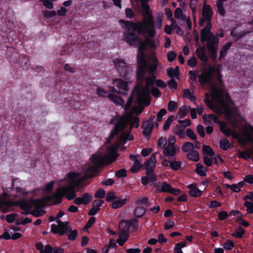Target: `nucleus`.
Masks as SVG:
<instances>
[{
	"instance_id": "obj_1",
	"label": "nucleus",
	"mask_w": 253,
	"mask_h": 253,
	"mask_svg": "<svg viewBox=\"0 0 253 253\" xmlns=\"http://www.w3.org/2000/svg\"><path fill=\"white\" fill-rule=\"evenodd\" d=\"M68 177L70 180L69 185L58 188L53 195L46 196L43 199L18 201L15 203V205L20 207L23 211H30L33 208H35L31 212V214L35 217L43 215L45 211L39 209L45 206L44 201L50 202L55 199L54 204H60L62 202V197L64 196H66L68 200H72L76 196V188H81L89 184V182L85 183L82 177H79V173L70 172L68 173Z\"/></svg>"
},
{
	"instance_id": "obj_2",
	"label": "nucleus",
	"mask_w": 253,
	"mask_h": 253,
	"mask_svg": "<svg viewBox=\"0 0 253 253\" xmlns=\"http://www.w3.org/2000/svg\"><path fill=\"white\" fill-rule=\"evenodd\" d=\"M133 139L132 135L129 133H122L117 140L113 145L108 148L107 153L103 156H101L100 153H96L91 158L92 166H89L85 171L84 175L82 178L85 182H90L88 179L94 176L98 169L101 168L104 164H110L115 161L118 154L116 150L123 142L125 143L126 140H131Z\"/></svg>"
},
{
	"instance_id": "obj_3",
	"label": "nucleus",
	"mask_w": 253,
	"mask_h": 253,
	"mask_svg": "<svg viewBox=\"0 0 253 253\" xmlns=\"http://www.w3.org/2000/svg\"><path fill=\"white\" fill-rule=\"evenodd\" d=\"M149 59L152 61V64H150L148 68L147 69L146 75L143 77L142 81L137 78L140 82H143L144 79L146 81L145 86L138 91L137 99L139 102H144L149 98L150 96L149 87L153 86L156 82V77L154 73L158 66V59L155 53H152L149 55Z\"/></svg>"
},
{
	"instance_id": "obj_4",
	"label": "nucleus",
	"mask_w": 253,
	"mask_h": 253,
	"mask_svg": "<svg viewBox=\"0 0 253 253\" xmlns=\"http://www.w3.org/2000/svg\"><path fill=\"white\" fill-rule=\"evenodd\" d=\"M120 23H124V29L127 32L124 33L123 40L130 46H135L140 42L139 35L143 32H147L149 28L141 22L134 23L131 21L120 20Z\"/></svg>"
},
{
	"instance_id": "obj_5",
	"label": "nucleus",
	"mask_w": 253,
	"mask_h": 253,
	"mask_svg": "<svg viewBox=\"0 0 253 253\" xmlns=\"http://www.w3.org/2000/svg\"><path fill=\"white\" fill-rule=\"evenodd\" d=\"M128 124H130V129L132 127L137 128L139 126V119L133 117L131 113H128L122 116L116 124L114 128L112 130L109 138L107 140V143H110L112 138L119 132L123 130Z\"/></svg>"
},
{
	"instance_id": "obj_6",
	"label": "nucleus",
	"mask_w": 253,
	"mask_h": 253,
	"mask_svg": "<svg viewBox=\"0 0 253 253\" xmlns=\"http://www.w3.org/2000/svg\"><path fill=\"white\" fill-rule=\"evenodd\" d=\"M201 40L202 43L207 42V47L208 50L218 49L219 39L217 36L214 35L210 30H201Z\"/></svg>"
},
{
	"instance_id": "obj_7",
	"label": "nucleus",
	"mask_w": 253,
	"mask_h": 253,
	"mask_svg": "<svg viewBox=\"0 0 253 253\" xmlns=\"http://www.w3.org/2000/svg\"><path fill=\"white\" fill-rule=\"evenodd\" d=\"M142 7L143 12V19L141 23H144L145 26L150 29L148 30L149 37L153 38L155 35V30L154 28L153 17L150 12V7L146 3H142Z\"/></svg>"
},
{
	"instance_id": "obj_8",
	"label": "nucleus",
	"mask_w": 253,
	"mask_h": 253,
	"mask_svg": "<svg viewBox=\"0 0 253 253\" xmlns=\"http://www.w3.org/2000/svg\"><path fill=\"white\" fill-rule=\"evenodd\" d=\"M212 13L211 6L205 4L202 8V17L199 20V24L201 26H204L205 24H206L205 27L202 29L211 30V20L212 17Z\"/></svg>"
},
{
	"instance_id": "obj_9",
	"label": "nucleus",
	"mask_w": 253,
	"mask_h": 253,
	"mask_svg": "<svg viewBox=\"0 0 253 253\" xmlns=\"http://www.w3.org/2000/svg\"><path fill=\"white\" fill-rule=\"evenodd\" d=\"M137 78L142 80L143 77L147 74V69L150 64H148L146 59L144 52L139 51L137 55Z\"/></svg>"
},
{
	"instance_id": "obj_10",
	"label": "nucleus",
	"mask_w": 253,
	"mask_h": 253,
	"mask_svg": "<svg viewBox=\"0 0 253 253\" xmlns=\"http://www.w3.org/2000/svg\"><path fill=\"white\" fill-rule=\"evenodd\" d=\"M217 80L220 83V85L217 86L213 82L210 84L211 88V94L214 99L221 98L224 94L223 82L222 80V75L221 74H217Z\"/></svg>"
},
{
	"instance_id": "obj_11",
	"label": "nucleus",
	"mask_w": 253,
	"mask_h": 253,
	"mask_svg": "<svg viewBox=\"0 0 253 253\" xmlns=\"http://www.w3.org/2000/svg\"><path fill=\"white\" fill-rule=\"evenodd\" d=\"M215 67L214 66H209L207 69H202L201 73L198 75V81L200 84L204 85L208 83L211 84L212 74L214 72Z\"/></svg>"
},
{
	"instance_id": "obj_12",
	"label": "nucleus",
	"mask_w": 253,
	"mask_h": 253,
	"mask_svg": "<svg viewBox=\"0 0 253 253\" xmlns=\"http://www.w3.org/2000/svg\"><path fill=\"white\" fill-rule=\"evenodd\" d=\"M114 65L122 77L126 78L129 71V67L124 60L117 59L114 61Z\"/></svg>"
},
{
	"instance_id": "obj_13",
	"label": "nucleus",
	"mask_w": 253,
	"mask_h": 253,
	"mask_svg": "<svg viewBox=\"0 0 253 253\" xmlns=\"http://www.w3.org/2000/svg\"><path fill=\"white\" fill-rule=\"evenodd\" d=\"M92 200V196L89 193H84L81 197L76 198L74 203L76 205H80L81 204L87 205Z\"/></svg>"
},
{
	"instance_id": "obj_14",
	"label": "nucleus",
	"mask_w": 253,
	"mask_h": 253,
	"mask_svg": "<svg viewBox=\"0 0 253 253\" xmlns=\"http://www.w3.org/2000/svg\"><path fill=\"white\" fill-rule=\"evenodd\" d=\"M153 126V124H151L146 121L143 123L142 125V128L143 129L142 132L145 136L150 137L152 132Z\"/></svg>"
},
{
	"instance_id": "obj_15",
	"label": "nucleus",
	"mask_w": 253,
	"mask_h": 253,
	"mask_svg": "<svg viewBox=\"0 0 253 253\" xmlns=\"http://www.w3.org/2000/svg\"><path fill=\"white\" fill-rule=\"evenodd\" d=\"M177 151H178L179 149H176L175 146L167 145V147L164 148L163 152L165 156L170 158L175 156Z\"/></svg>"
},
{
	"instance_id": "obj_16",
	"label": "nucleus",
	"mask_w": 253,
	"mask_h": 253,
	"mask_svg": "<svg viewBox=\"0 0 253 253\" xmlns=\"http://www.w3.org/2000/svg\"><path fill=\"white\" fill-rule=\"evenodd\" d=\"M253 140L248 131L245 132L240 135L239 137V143L240 144L245 145L249 142H253Z\"/></svg>"
},
{
	"instance_id": "obj_17",
	"label": "nucleus",
	"mask_w": 253,
	"mask_h": 253,
	"mask_svg": "<svg viewBox=\"0 0 253 253\" xmlns=\"http://www.w3.org/2000/svg\"><path fill=\"white\" fill-rule=\"evenodd\" d=\"M113 84L119 89H122L124 91H127L128 90L127 83L122 79H116L114 80Z\"/></svg>"
},
{
	"instance_id": "obj_18",
	"label": "nucleus",
	"mask_w": 253,
	"mask_h": 253,
	"mask_svg": "<svg viewBox=\"0 0 253 253\" xmlns=\"http://www.w3.org/2000/svg\"><path fill=\"white\" fill-rule=\"evenodd\" d=\"M156 154H153L149 159L145 163L146 170H153V169L156 166Z\"/></svg>"
},
{
	"instance_id": "obj_19",
	"label": "nucleus",
	"mask_w": 253,
	"mask_h": 253,
	"mask_svg": "<svg viewBox=\"0 0 253 253\" xmlns=\"http://www.w3.org/2000/svg\"><path fill=\"white\" fill-rule=\"evenodd\" d=\"M198 58L203 62L208 61V57L206 54L205 50L204 47L201 46L198 48L196 51Z\"/></svg>"
},
{
	"instance_id": "obj_20",
	"label": "nucleus",
	"mask_w": 253,
	"mask_h": 253,
	"mask_svg": "<svg viewBox=\"0 0 253 253\" xmlns=\"http://www.w3.org/2000/svg\"><path fill=\"white\" fill-rule=\"evenodd\" d=\"M64 224H62L59 226L60 228V235L62 236L64 234H67L71 231V227L69 225L68 222H64Z\"/></svg>"
},
{
	"instance_id": "obj_21",
	"label": "nucleus",
	"mask_w": 253,
	"mask_h": 253,
	"mask_svg": "<svg viewBox=\"0 0 253 253\" xmlns=\"http://www.w3.org/2000/svg\"><path fill=\"white\" fill-rule=\"evenodd\" d=\"M232 44L231 42H228L221 48L219 57V60L223 58L226 55Z\"/></svg>"
},
{
	"instance_id": "obj_22",
	"label": "nucleus",
	"mask_w": 253,
	"mask_h": 253,
	"mask_svg": "<svg viewBox=\"0 0 253 253\" xmlns=\"http://www.w3.org/2000/svg\"><path fill=\"white\" fill-rule=\"evenodd\" d=\"M126 199L121 200L117 198L112 203V207L114 209L119 208L125 205L126 203Z\"/></svg>"
},
{
	"instance_id": "obj_23",
	"label": "nucleus",
	"mask_w": 253,
	"mask_h": 253,
	"mask_svg": "<svg viewBox=\"0 0 253 253\" xmlns=\"http://www.w3.org/2000/svg\"><path fill=\"white\" fill-rule=\"evenodd\" d=\"M187 158L194 162L198 161L200 159L198 152L194 150L188 152L187 154Z\"/></svg>"
},
{
	"instance_id": "obj_24",
	"label": "nucleus",
	"mask_w": 253,
	"mask_h": 253,
	"mask_svg": "<svg viewBox=\"0 0 253 253\" xmlns=\"http://www.w3.org/2000/svg\"><path fill=\"white\" fill-rule=\"evenodd\" d=\"M108 98L117 104L123 105L124 101L119 96L113 94H108Z\"/></svg>"
},
{
	"instance_id": "obj_25",
	"label": "nucleus",
	"mask_w": 253,
	"mask_h": 253,
	"mask_svg": "<svg viewBox=\"0 0 253 253\" xmlns=\"http://www.w3.org/2000/svg\"><path fill=\"white\" fill-rule=\"evenodd\" d=\"M188 187L191 188L189 191V194L192 197H199L202 194V191L196 186H193L192 185H189Z\"/></svg>"
},
{
	"instance_id": "obj_26",
	"label": "nucleus",
	"mask_w": 253,
	"mask_h": 253,
	"mask_svg": "<svg viewBox=\"0 0 253 253\" xmlns=\"http://www.w3.org/2000/svg\"><path fill=\"white\" fill-rule=\"evenodd\" d=\"M190 109V107L186 105L182 106L179 109L177 116L180 119L183 118L188 113Z\"/></svg>"
},
{
	"instance_id": "obj_27",
	"label": "nucleus",
	"mask_w": 253,
	"mask_h": 253,
	"mask_svg": "<svg viewBox=\"0 0 253 253\" xmlns=\"http://www.w3.org/2000/svg\"><path fill=\"white\" fill-rule=\"evenodd\" d=\"M174 15L175 18L180 19L183 21L186 19V16L183 14L182 10L179 7L175 10Z\"/></svg>"
},
{
	"instance_id": "obj_28",
	"label": "nucleus",
	"mask_w": 253,
	"mask_h": 253,
	"mask_svg": "<svg viewBox=\"0 0 253 253\" xmlns=\"http://www.w3.org/2000/svg\"><path fill=\"white\" fill-rule=\"evenodd\" d=\"M194 149V144L189 142H186L183 144V145L182 146V150L184 152H189L192 150H193Z\"/></svg>"
},
{
	"instance_id": "obj_29",
	"label": "nucleus",
	"mask_w": 253,
	"mask_h": 253,
	"mask_svg": "<svg viewBox=\"0 0 253 253\" xmlns=\"http://www.w3.org/2000/svg\"><path fill=\"white\" fill-rule=\"evenodd\" d=\"M207 169L201 164H197L196 165V171L200 176H204L206 175V171Z\"/></svg>"
},
{
	"instance_id": "obj_30",
	"label": "nucleus",
	"mask_w": 253,
	"mask_h": 253,
	"mask_svg": "<svg viewBox=\"0 0 253 253\" xmlns=\"http://www.w3.org/2000/svg\"><path fill=\"white\" fill-rule=\"evenodd\" d=\"M145 209L142 207L137 206L134 210V214L137 217H142L145 213Z\"/></svg>"
},
{
	"instance_id": "obj_31",
	"label": "nucleus",
	"mask_w": 253,
	"mask_h": 253,
	"mask_svg": "<svg viewBox=\"0 0 253 253\" xmlns=\"http://www.w3.org/2000/svg\"><path fill=\"white\" fill-rule=\"evenodd\" d=\"M171 27L173 29L176 31V33L179 36H182L183 34V31L181 29L179 26L177 24L176 22L173 18H171Z\"/></svg>"
},
{
	"instance_id": "obj_32",
	"label": "nucleus",
	"mask_w": 253,
	"mask_h": 253,
	"mask_svg": "<svg viewBox=\"0 0 253 253\" xmlns=\"http://www.w3.org/2000/svg\"><path fill=\"white\" fill-rule=\"evenodd\" d=\"M141 161L142 160H136V161L134 162L133 165L130 169V170L132 172L135 173L140 170L142 167V165L141 164Z\"/></svg>"
},
{
	"instance_id": "obj_33",
	"label": "nucleus",
	"mask_w": 253,
	"mask_h": 253,
	"mask_svg": "<svg viewBox=\"0 0 253 253\" xmlns=\"http://www.w3.org/2000/svg\"><path fill=\"white\" fill-rule=\"evenodd\" d=\"M230 145L229 141L226 138L221 139L219 142L220 148L223 150H226L229 148Z\"/></svg>"
},
{
	"instance_id": "obj_34",
	"label": "nucleus",
	"mask_w": 253,
	"mask_h": 253,
	"mask_svg": "<svg viewBox=\"0 0 253 253\" xmlns=\"http://www.w3.org/2000/svg\"><path fill=\"white\" fill-rule=\"evenodd\" d=\"M145 40L147 42V44L151 48H156L159 44L158 41L150 39L149 37L146 38Z\"/></svg>"
},
{
	"instance_id": "obj_35",
	"label": "nucleus",
	"mask_w": 253,
	"mask_h": 253,
	"mask_svg": "<svg viewBox=\"0 0 253 253\" xmlns=\"http://www.w3.org/2000/svg\"><path fill=\"white\" fill-rule=\"evenodd\" d=\"M183 96L191 101H194L196 99V97L192 93L189 89H185L183 90Z\"/></svg>"
},
{
	"instance_id": "obj_36",
	"label": "nucleus",
	"mask_w": 253,
	"mask_h": 253,
	"mask_svg": "<svg viewBox=\"0 0 253 253\" xmlns=\"http://www.w3.org/2000/svg\"><path fill=\"white\" fill-rule=\"evenodd\" d=\"M220 129L226 136H229L232 134V131L230 128L226 127V125L224 124H222L221 122Z\"/></svg>"
},
{
	"instance_id": "obj_37",
	"label": "nucleus",
	"mask_w": 253,
	"mask_h": 253,
	"mask_svg": "<svg viewBox=\"0 0 253 253\" xmlns=\"http://www.w3.org/2000/svg\"><path fill=\"white\" fill-rule=\"evenodd\" d=\"M202 148L204 155H209L211 157L214 155L213 151L209 146L204 145Z\"/></svg>"
},
{
	"instance_id": "obj_38",
	"label": "nucleus",
	"mask_w": 253,
	"mask_h": 253,
	"mask_svg": "<svg viewBox=\"0 0 253 253\" xmlns=\"http://www.w3.org/2000/svg\"><path fill=\"white\" fill-rule=\"evenodd\" d=\"M171 186L167 182H164L163 183L162 186L161 188L156 189L157 192H169L171 188Z\"/></svg>"
},
{
	"instance_id": "obj_39",
	"label": "nucleus",
	"mask_w": 253,
	"mask_h": 253,
	"mask_svg": "<svg viewBox=\"0 0 253 253\" xmlns=\"http://www.w3.org/2000/svg\"><path fill=\"white\" fill-rule=\"evenodd\" d=\"M245 233V230L242 227H239L231 235L238 238H241Z\"/></svg>"
},
{
	"instance_id": "obj_40",
	"label": "nucleus",
	"mask_w": 253,
	"mask_h": 253,
	"mask_svg": "<svg viewBox=\"0 0 253 253\" xmlns=\"http://www.w3.org/2000/svg\"><path fill=\"white\" fill-rule=\"evenodd\" d=\"M149 199L146 197H140L137 198L136 201L135 202V204L137 205H147L149 206L148 204Z\"/></svg>"
},
{
	"instance_id": "obj_41",
	"label": "nucleus",
	"mask_w": 253,
	"mask_h": 253,
	"mask_svg": "<svg viewBox=\"0 0 253 253\" xmlns=\"http://www.w3.org/2000/svg\"><path fill=\"white\" fill-rule=\"evenodd\" d=\"M119 228L120 231L128 232L129 229L128 223L127 221H122L119 224Z\"/></svg>"
},
{
	"instance_id": "obj_42",
	"label": "nucleus",
	"mask_w": 253,
	"mask_h": 253,
	"mask_svg": "<svg viewBox=\"0 0 253 253\" xmlns=\"http://www.w3.org/2000/svg\"><path fill=\"white\" fill-rule=\"evenodd\" d=\"M147 177H149L151 182H154L157 180V175L155 174L153 170H146Z\"/></svg>"
},
{
	"instance_id": "obj_43",
	"label": "nucleus",
	"mask_w": 253,
	"mask_h": 253,
	"mask_svg": "<svg viewBox=\"0 0 253 253\" xmlns=\"http://www.w3.org/2000/svg\"><path fill=\"white\" fill-rule=\"evenodd\" d=\"M217 11L221 16H224L225 14V10L223 7V3L222 0H218L216 3Z\"/></svg>"
},
{
	"instance_id": "obj_44",
	"label": "nucleus",
	"mask_w": 253,
	"mask_h": 253,
	"mask_svg": "<svg viewBox=\"0 0 253 253\" xmlns=\"http://www.w3.org/2000/svg\"><path fill=\"white\" fill-rule=\"evenodd\" d=\"M181 166V163L179 161H171L170 167L172 169L176 170L179 169Z\"/></svg>"
},
{
	"instance_id": "obj_45",
	"label": "nucleus",
	"mask_w": 253,
	"mask_h": 253,
	"mask_svg": "<svg viewBox=\"0 0 253 253\" xmlns=\"http://www.w3.org/2000/svg\"><path fill=\"white\" fill-rule=\"evenodd\" d=\"M238 156L239 158L244 159L245 160L249 159L251 157L250 154L247 152L238 151Z\"/></svg>"
},
{
	"instance_id": "obj_46",
	"label": "nucleus",
	"mask_w": 253,
	"mask_h": 253,
	"mask_svg": "<svg viewBox=\"0 0 253 253\" xmlns=\"http://www.w3.org/2000/svg\"><path fill=\"white\" fill-rule=\"evenodd\" d=\"M117 199L115 192L112 191L108 192L106 196V201L108 202Z\"/></svg>"
},
{
	"instance_id": "obj_47",
	"label": "nucleus",
	"mask_w": 253,
	"mask_h": 253,
	"mask_svg": "<svg viewBox=\"0 0 253 253\" xmlns=\"http://www.w3.org/2000/svg\"><path fill=\"white\" fill-rule=\"evenodd\" d=\"M173 117L174 116L173 115L169 116L165 122L163 127V129L165 131L167 130L169 128L170 124L173 120Z\"/></svg>"
},
{
	"instance_id": "obj_48",
	"label": "nucleus",
	"mask_w": 253,
	"mask_h": 253,
	"mask_svg": "<svg viewBox=\"0 0 253 253\" xmlns=\"http://www.w3.org/2000/svg\"><path fill=\"white\" fill-rule=\"evenodd\" d=\"M244 206L247 207V211L249 213H253V202L246 201Z\"/></svg>"
},
{
	"instance_id": "obj_49",
	"label": "nucleus",
	"mask_w": 253,
	"mask_h": 253,
	"mask_svg": "<svg viewBox=\"0 0 253 253\" xmlns=\"http://www.w3.org/2000/svg\"><path fill=\"white\" fill-rule=\"evenodd\" d=\"M43 16L44 17L47 18H50L54 17L56 15V12L54 10L53 11H48L44 10L43 12Z\"/></svg>"
},
{
	"instance_id": "obj_50",
	"label": "nucleus",
	"mask_w": 253,
	"mask_h": 253,
	"mask_svg": "<svg viewBox=\"0 0 253 253\" xmlns=\"http://www.w3.org/2000/svg\"><path fill=\"white\" fill-rule=\"evenodd\" d=\"M105 195V190L102 188H100L95 192L94 197L96 198L102 199L104 197Z\"/></svg>"
},
{
	"instance_id": "obj_51",
	"label": "nucleus",
	"mask_w": 253,
	"mask_h": 253,
	"mask_svg": "<svg viewBox=\"0 0 253 253\" xmlns=\"http://www.w3.org/2000/svg\"><path fill=\"white\" fill-rule=\"evenodd\" d=\"M234 247V243L230 240H227L226 241V242L223 245V248L227 250H232Z\"/></svg>"
},
{
	"instance_id": "obj_52",
	"label": "nucleus",
	"mask_w": 253,
	"mask_h": 253,
	"mask_svg": "<svg viewBox=\"0 0 253 253\" xmlns=\"http://www.w3.org/2000/svg\"><path fill=\"white\" fill-rule=\"evenodd\" d=\"M68 235V238L69 240L73 241L75 240L78 235V231L77 230L70 231Z\"/></svg>"
},
{
	"instance_id": "obj_53",
	"label": "nucleus",
	"mask_w": 253,
	"mask_h": 253,
	"mask_svg": "<svg viewBox=\"0 0 253 253\" xmlns=\"http://www.w3.org/2000/svg\"><path fill=\"white\" fill-rule=\"evenodd\" d=\"M184 129H185V126H183L176 125L175 134H176L180 136H182V135L183 134V130Z\"/></svg>"
},
{
	"instance_id": "obj_54",
	"label": "nucleus",
	"mask_w": 253,
	"mask_h": 253,
	"mask_svg": "<svg viewBox=\"0 0 253 253\" xmlns=\"http://www.w3.org/2000/svg\"><path fill=\"white\" fill-rule=\"evenodd\" d=\"M18 216L16 213H12L10 214H8L5 217V219L6 221L8 223H12L14 221L15 219Z\"/></svg>"
},
{
	"instance_id": "obj_55",
	"label": "nucleus",
	"mask_w": 253,
	"mask_h": 253,
	"mask_svg": "<svg viewBox=\"0 0 253 253\" xmlns=\"http://www.w3.org/2000/svg\"><path fill=\"white\" fill-rule=\"evenodd\" d=\"M128 225L129 226H132L133 229L135 230H136L138 228V225L137 224V220L136 218H132L130 219L129 221H128Z\"/></svg>"
},
{
	"instance_id": "obj_56",
	"label": "nucleus",
	"mask_w": 253,
	"mask_h": 253,
	"mask_svg": "<svg viewBox=\"0 0 253 253\" xmlns=\"http://www.w3.org/2000/svg\"><path fill=\"white\" fill-rule=\"evenodd\" d=\"M225 186L227 188L230 189L232 191H233L234 192H238L240 191V188L238 186V185L237 184L229 185L228 184H225Z\"/></svg>"
},
{
	"instance_id": "obj_57",
	"label": "nucleus",
	"mask_w": 253,
	"mask_h": 253,
	"mask_svg": "<svg viewBox=\"0 0 253 253\" xmlns=\"http://www.w3.org/2000/svg\"><path fill=\"white\" fill-rule=\"evenodd\" d=\"M177 108V103L175 101H170L168 103V109L169 111L172 112L176 110Z\"/></svg>"
},
{
	"instance_id": "obj_58",
	"label": "nucleus",
	"mask_w": 253,
	"mask_h": 253,
	"mask_svg": "<svg viewBox=\"0 0 253 253\" xmlns=\"http://www.w3.org/2000/svg\"><path fill=\"white\" fill-rule=\"evenodd\" d=\"M115 175L119 178L126 177V171L125 169H122L117 171Z\"/></svg>"
},
{
	"instance_id": "obj_59",
	"label": "nucleus",
	"mask_w": 253,
	"mask_h": 253,
	"mask_svg": "<svg viewBox=\"0 0 253 253\" xmlns=\"http://www.w3.org/2000/svg\"><path fill=\"white\" fill-rule=\"evenodd\" d=\"M167 113V111L165 109H161L157 114V121L159 122L162 120V117Z\"/></svg>"
},
{
	"instance_id": "obj_60",
	"label": "nucleus",
	"mask_w": 253,
	"mask_h": 253,
	"mask_svg": "<svg viewBox=\"0 0 253 253\" xmlns=\"http://www.w3.org/2000/svg\"><path fill=\"white\" fill-rule=\"evenodd\" d=\"M139 47H138V50L139 51H142L144 52L145 50L146 49L147 43L145 39L144 41L141 42H139Z\"/></svg>"
},
{
	"instance_id": "obj_61",
	"label": "nucleus",
	"mask_w": 253,
	"mask_h": 253,
	"mask_svg": "<svg viewBox=\"0 0 253 253\" xmlns=\"http://www.w3.org/2000/svg\"><path fill=\"white\" fill-rule=\"evenodd\" d=\"M189 75L190 80L193 81L196 80L197 77H198V72L197 71H190L189 72Z\"/></svg>"
},
{
	"instance_id": "obj_62",
	"label": "nucleus",
	"mask_w": 253,
	"mask_h": 253,
	"mask_svg": "<svg viewBox=\"0 0 253 253\" xmlns=\"http://www.w3.org/2000/svg\"><path fill=\"white\" fill-rule=\"evenodd\" d=\"M167 143V139L165 137H161L158 139V146L160 147L163 148L166 146Z\"/></svg>"
},
{
	"instance_id": "obj_63",
	"label": "nucleus",
	"mask_w": 253,
	"mask_h": 253,
	"mask_svg": "<svg viewBox=\"0 0 253 253\" xmlns=\"http://www.w3.org/2000/svg\"><path fill=\"white\" fill-rule=\"evenodd\" d=\"M96 92L97 94L101 97H108V92L105 91L103 88L98 87Z\"/></svg>"
},
{
	"instance_id": "obj_64",
	"label": "nucleus",
	"mask_w": 253,
	"mask_h": 253,
	"mask_svg": "<svg viewBox=\"0 0 253 253\" xmlns=\"http://www.w3.org/2000/svg\"><path fill=\"white\" fill-rule=\"evenodd\" d=\"M42 4L48 9H52L53 8V4L51 0H43L42 1Z\"/></svg>"
}]
</instances>
